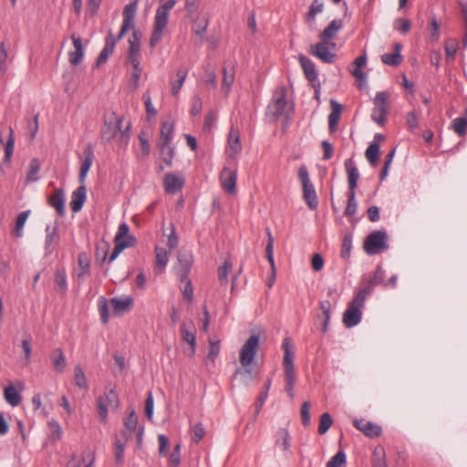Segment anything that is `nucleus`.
Instances as JSON below:
<instances>
[{
	"label": "nucleus",
	"mask_w": 467,
	"mask_h": 467,
	"mask_svg": "<svg viewBox=\"0 0 467 467\" xmlns=\"http://www.w3.org/2000/svg\"><path fill=\"white\" fill-rule=\"evenodd\" d=\"M389 95L386 91L378 92L374 98V109L371 118L379 126H383L386 122L389 109Z\"/></svg>",
	"instance_id": "423d86ee"
},
{
	"label": "nucleus",
	"mask_w": 467,
	"mask_h": 467,
	"mask_svg": "<svg viewBox=\"0 0 467 467\" xmlns=\"http://www.w3.org/2000/svg\"><path fill=\"white\" fill-rule=\"evenodd\" d=\"M385 271L381 265H377L373 277L368 281L367 286L360 289L359 292H364V296L369 295L374 287L378 285H385Z\"/></svg>",
	"instance_id": "4be33fe9"
},
{
	"label": "nucleus",
	"mask_w": 467,
	"mask_h": 467,
	"mask_svg": "<svg viewBox=\"0 0 467 467\" xmlns=\"http://www.w3.org/2000/svg\"><path fill=\"white\" fill-rule=\"evenodd\" d=\"M141 33L139 29L135 27L132 30L131 36L129 38V50L132 51H140V40H141Z\"/></svg>",
	"instance_id": "864d4df0"
},
{
	"label": "nucleus",
	"mask_w": 467,
	"mask_h": 467,
	"mask_svg": "<svg viewBox=\"0 0 467 467\" xmlns=\"http://www.w3.org/2000/svg\"><path fill=\"white\" fill-rule=\"evenodd\" d=\"M56 290L61 294L66 295L67 291V281L65 268H57L55 272Z\"/></svg>",
	"instance_id": "7c9ffc66"
},
{
	"label": "nucleus",
	"mask_w": 467,
	"mask_h": 467,
	"mask_svg": "<svg viewBox=\"0 0 467 467\" xmlns=\"http://www.w3.org/2000/svg\"><path fill=\"white\" fill-rule=\"evenodd\" d=\"M358 209V202L356 201V192H348V204L345 209L346 216H352L356 213Z\"/></svg>",
	"instance_id": "4d7b16f0"
},
{
	"label": "nucleus",
	"mask_w": 467,
	"mask_h": 467,
	"mask_svg": "<svg viewBox=\"0 0 467 467\" xmlns=\"http://www.w3.org/2000/svg\"><path fill=\"white\" fill-rule=\"evenodd\" d=\"M388 235L384 231H373L364 241V250L368 255H374L389 248Z\"/></svg>",
	"instance_id": "39448f33"
},
{
	"label": "nucleus",
	"mask_w": 467,
	"mask_h": 467,
	"mask_svg": "<svg viewBox=\"0 0 467 467\" xmlns=\"http://www.w3.org/2000/svg\"><path fill=\"white\" fill-rule=\"evenodd\" d=\"M178 259V276H183L185 279L190 275L192 266L193 264V255L191 252L181 250L177 254Z\"/></svg>",
	"instance_id": "9b49d317"
},
{
	"label": "nucleus",
	"mask_w": 467,
	"mask_h": 467,
	"mask_svg": "<svg viewBox=\"0 0 467 467\" xmlns=\"http://www.w3.org/2000/svg\"><path fill=\"white\" fill-rule=\"evenodd\" d=\"M123 123V117H116L115 113H112L111 120H105V123L101 130V138L107 142L111 141L120 130V125Z\"/></svg>",
	"instance_id": "6e6552de"
},
{
	"label": "nucleus",
	"mask_w": 467,
	"mask_h": 467,
	"mask_svg": "<svg viewBox=\"0 0 467 467\" xmlns=\"http://www.w3.org/2000/svg\"><path fill=\"white\" fill-rule=\"evenodd\" d=\"M140 0H133L125 5L123 9V23L119 33L117 36H114L111 30L109 32L106 37L107 41H114V47L116 44L124 36V35L130 29L133 30L135 27V17L137 14L138 5Z\"/></svg>",
	"instance_id": "f03ea898"
},
{
	"label": "nucleus",
	"mask_w": 467,
	"mask_h": 467,
	"mask_svg": "<svg viewBox=\"0 0 467 467\" xmlns=\"http://www.w3.org/2000/svg\"><path fill=\"white\" fill-rule=\"evenodd\" d=\"M333 423L332 418L328 412H325L320 416V421L318 426V433L320 435L325 434Z\"/></svg>",
	"instance_id": "680f3d73"
},
{
	"label": "nucleus",
	"mask_w": 467,
	"mask_h": 467,
	"mask_svg": "<svg viewBox=\"0 0 467 467\" xmlns=\"http://www.w3.org/2000/svg\"><path fill=\"white\" fill-rule=\"evenodd\" d=\"M393 27L402 34H407L411 27L410 21L405 18H398L394 21Z\"/></svg>",
	"instance_id": "774afa93"
},
{
	"label": "nucleus",
	"mask_w": 467,
	"mask_h": 467,
	"mask_svg": "<svg viewBox=\"0 0 467 467\" xmlns=\"http://www.w3.org/2000/svg\"><path fill=\"white\" fill-rule=\"evenodd\" d=\"M298 179L302 185L303 199L308 208L312 211L317 210L318 206V199L314 184L310 181L307 167L301 165L298 169Z\"/></svg>",
	"instance_id": "7ed1b4c3"
},
{
	"label": "nucleus",
	"mask_w": 467,
	"mask_h": 467,
	"mask_svg": "<svg viewBox=\"0 0 467 467\" xmlns=\"http://www.w3.org/2000/svg\"><path fill=\"white\" fill-rule=\"evenodd\" d=\"M174 125L171 121H165L161 124V138L159 141L171 142Z\"/></svg>",
	"instance_id": "3c124183"
},
{
	"label": "nucleus",
	"mask_w": 467,
	"mask_h": 467,
	"mask_svg": "<svg viewBox=\"0 0 467 467\" xmlns=\"http://www.w3.org/2000/svg\"><path fill=\"white\" fill-rule=\"evenodd\" d=\"M207 26H208V19L205 18V17H203L200 21L196 20L194 22V25L192 26V30L201 38L200 42H199V46H201L202 43L203 35L206 32Z\"/></svg>",
	"instance_id": "13d9d810"
},
{
	"label": "nucleus",
	"mask_w": 467,
	"mask_h": 467,
	"mask_svg": "<svg viewBox=\"0 0 467 467\" xmlns=\"http://www.w3.org/2000/svg\"><path fill=\"white\" fill-rule=\"evenodd\" d=\"M58 224H56L51 227L50 225H47L46 227V240H45V248L46 250L49 249L52 245L56 238H58Z\"/></svg>",
	"instance_id": "de8ad7c7"
},
{
	"label": "nucleus",
	"mask_w": 467,
	"mask_h": 467,
	"mask_svg": "<svg viewBox=\"0 0 467 467\" xmlns=\"http://www.w3.org/2000/svg\"><path fill=\"white\" fill-rule=\"evenodd\" d=\"M367 63V56L363 54L351 63L349 67V72L355 77L357 80L365 81L367 78V74L362 71V67H365Z\"/></svg>",
	"instance_id": "5701e85b"
},
{
	"label": "nucleus",
	"mask_w": 467,
	"mask_h": 467,
	"mask_svg": "<svg viewBox=\"0 0 467 467\" xmlns=\"http://www.w3.org/2000/svg\"><path fill=\"white\" fill-rule=\"evenodd\" d=\"M84 161H82L79 174H78V182L81 184L85 183L87 174L92 165L94 159V150L93 147L90 143H88L84 150Z\"/></svg>",
	"instance_id": "f3484780"
},
{
	"label": "nucleus",
	"mask_w": 467,
	"mask_h": 467,
	"mask_svg": "<svg viewBox=\"0 0 467 467\" xmlns=\"http://www.w3.org/2000/svg\"><path fill=\"white\" fill-rule=\"evenodd\" d=\"M87 199V188L84 184L78 186L71 194V201L69 202L70 208L73 213H78L83 208Z\"/></svg>",
	"instance_id": "a211bd4d"
},
{
	"label": "nucleus",
	"mask_w": 467,
	"mask_h": 467,
	"mask_svg": "<svg viewBox=\"0 0 467 467\" xmlns=\"http://www.w3.org/2000/svg\"><path fill=\"white\" fill-rule=\"evenodd\" d=\"M344 165L348 173V192H356L359 171L352 158L347 159Z\"/></svg>",
	"instance_id": "dca6fc26"
},
{
	"label": "nucleus",
	"mask_w": 467,
	"mask_h": 467,
	"mask_svg": "<svg viewBox=\"0 0 467 467\" xmlns=\"http://www.w3.org/2000/svg\"><path fill=\"white\" fill-rule=\"evenodd\" d=\"M366 297L364 292L358 291L353 299L348 303L342 319L347 327H353L360 322L362 317L361 308L364 306Z\"/></svg>",
	"instance_id": "f257e3e1"
},
{
	"label": "nucleus",
	"mask_w": 467,
	"mask_h": 467,
	"mask_svg": "<svg viewBox=\"0 0 467 467\" xmlns=\"http://www.w3.org/2000/svg\"><path fill=\"white\" fill-rule=\"evenodd\" d=\"M185 183V180L182 176L176 175L174 173H166L163 179V186L165 192L170 194H175L180 192Z\"/></svg>",
	"instance_id": "ddd939ff"
},
{
	"label": "nucleus",
	"mask_w": 467,
	"mask_h": 467,
	"mask_svg": "<svg viewBox=\"0 0 467 467\" xmlns=\"http://www.w3.org/2000/svg\"><path fill=\"white\" fill-rule=\"evenodd\" d=\"M159 148L161 160L171 167L174 156V147L171 145V142L159 141Z\"/></svg>",
	"instance_id": "2f4dec72"
},
{
	"label": "nucleus",
	"mask_w": 467,
	"mask_h": 467,
	"mask_svg": "<svg viewBox=\"0 0 467 467\" xmlns=\"http://www.w3.org/2000/svg\"><path fill=\"white\" fill-rule=\"evenodd\" d=\"M372 467H388L382 448H376L373 453Z\"/></svg>",
	"instance_id": "5fc2aeb1"
},
{
	"label": "nucleus",
	"mask_w": 467,
	"mask_h": 467,
	"mask_svg": "<svg viewBox=\"0 0 467 467\" xmlns=\"http://www.w3.org/2000/svg\"><path fill=\"white\" fill-rule=\"evenodd\" d=\"M156 266L161 270H163L168 263L169 253L168 251L160 246H156Z\"/></svg>",
	"instance_id": "09e8293b"
},
{
	"label": "nucleus",
	"mask_w": 467,
	"mask_h": 467,
	"mask_svg": "<svg viewBox=\"0 0 467 467\" xmlns=\"http://www.w3.org/2000/svg\"><path fill=\"white\" fill-rule=\"evenodd\" d=\"M351 247H352V235L350 234H346L342 240V245H341V253L340 256L343 259H348L351 253Z\"/></svg>",
	"instance_id": "6e6d98bb"
},
{
	"label": "nucleus",
	"mask_w": 467,
	"mask_h": 467,
	"mask_svg": "<svg viewBox=\"0 0 467 467\" xmlns=\"http://www.w3.org/2000/svg\"><path fill=\"white\" fill-rule=\"evenodd\" d=\"M14 147H15V138H14V130L10 129L8 139L5 144V157H4V162H9L13 152H14Z\"/></svg>",
	"instance_id": "603ef678"
},
{
	"label": "nucleus",
	"mask_w": 467,
	"mask_h": 467,
	"mask_svg": "<svg viewBox=\"0 0 467 467\" xmlns=\"http://www.w3.org/2000/svg\"><path fill=\"white\" fill-rule=\"evenodd\" d=\"M223 88H226V92L229 91L231 88L234 81V70L233 67H226L224 66L223 67Z\"/></svg>",
	"instance_id": "a18cd8bd"
},
{
	"label": "nucleus",
	"mask_w": 467,
	"mask_h": 467,
	"mask_svg": "<svg viewBox=\"0 0 467 467\" xmlns=\"http://www.w3.org/2000/svg\"><path fill=\"white\" fill-rule=\"evenodd\" d=\"M175 4V0H167L164 4L160 5L156 10L154 20L168 25L169 12L174 7Z\"/></svg>",
	"instance_id": "cd10ccee"
},
{
	"label": "nucleus",
	"mask_w": 467,
	"mask_h": 467,
	"mask_svg": "<svg viewBox=\"0 0 467 467\" xmlns=\"http://www.w3.org/2000/svg\"><path fill=\"white\" fill-rule=\"evenodd\" d=\"M48 426V439L51 442L56 443L60 441L62 438V428L60 424L55 420H51L47 422Z\"/></svg>",
	"instance_id": "4c0bfd02"
},
{
	"label": "nucleus",
	"mask_w": 467,
	"mask_h": 467,
	"mask_svg": "<svg viewBox=\"0 0 467 467\" xmlns=\"http://www.w3.org/2000/svg\"><path fill=\"white\" fill-rule=\"evenodd\" d=\"M380 147L378 142L370 143L367 148L365 156L370 165L376 166L378 164L379 156Z\"/></svg>",
	"instance_id": "ea45409f"
},
{
	"label": "nucleus",
	"mask_w": 467,
	"mask_h": 467,
	"mask_svg": "<svg viewBox=\"0 0 467 467\" xmlns=\"http://www.w3.org/2000/svg\"><path fill=\"white\" fill-rule=\"evenodd\" d=\"M129 440V435L126 431H121L120 437H115L114 442V457L117 465H121L124 462V448L125 444Z\"/></svg>",
	"instance_id": "412c9836"
},
{
	"label": "nucleus",
	"mask_w": 467,
	"mask_h": 467,
	"mask_svg": "<svg viewBox=\"0 0 467 467\" xmlns=\"http://www.w3.org/2000/svg\"><path fill=\"white\" fill-rule=\"evenodd\" d=\"M169 467H178L181 462V444L177 443L169 457Z\"/></svg>",
	"instance_id": "338daca9"
},
{
	"label": "nucleus",
	"mask_w": 467,
	"mask_h": 467,
	"mask_svg": "<svg viewBox=\"0 0 467 467\" xmlns=\"http://www.w3.org/2000/svg\"><path fill=\"white\" fill-rule=\"evenodd\" d=\"M29 213H30V211H25V212L20 213L17 215L16 220V226L13 230V234L16 237L19 238L23 235V228H24V225L28 218Z\"/></svg>",
	"instance_id": "c03bdc74"
},
{
	"label": "nucleus",
	"mask_w": 467,
	"mask_h": 467,
	"mask_svg": "<svg viewBox=\"0 0 467 467\" xmlns=\"http://www.w3.org/2000/svg\"><path fill=\"white\" fill-rule=\"evenodd\" d=\"M71 39L75 47V51L69 52L68 59L73 66H78L82 61L84 56L82 40L80 37L76 36L75 35H72Z\"/></svg>",
	"instance_id": "393cba45"
},
{
	"label": "nucleus",
	"mask_w": 467,
	"mask_h": 467,
	"mask_svg": "<svg viewBox=\"0 0 467 467\" xmlns=\"http://www.w3.org/2000/svg\"><path fill=\"white\" fill-rule=\"evenodd\" d=\"M343 28V21L341 19L332 20L327 27L319 34V40L333 41L337 33Z\"/></svg>",
	"instance_id": "aec40b11"
},
{
	"label": "nucleus",
	"mask_w": 467,
	"mask_h": 467,
	"mask_svg": "<svg viewBox=\"0 0 467 467\" xmlns=\"http://www.w3.org/2000/svg\"><path fill=\"white\" fill-rule=\"evenodd\" d=\"M346 454L343 451H338L327 463V467H345Z\"/></svg>",
	"instance_id": "e2e57ef3"
},
{
	"label": "nucleus",
	"mask_w": 467,
	"mask_h": 467,
	"mask_svg": "<svg viewBox=\"0 0 467 467\" xmlns=\"http://www.w3.org/2000/svg\"><path fill=\"white\" fill-rule=\"evenodd\" d=\"M331 112L328 116V128L330 132H334L337 129L338 121L340 119L342 106L335 99L330 100Z\"/></svg>",
	"instance_id": "b1692460"
},
{
	"label": "nucleus",
	"mask_w": 467,
	"mask_h": 467,
	"mask_svg": "<svg viewBox=\"0 0 467 467\" xmlns=\"http://www.w3.org/2000/svg\"><path fill=\"white\" fill-rule=\"evenodd\" d=\"M78 264L79 267V273L78 274V278L81 279L86 275L89 274L90 269V262L86 253H80L78 255Z\"/></svg>",
	"instance_id": "a19ab883"
},
{
	"label": "nucleus",
	"mask_w": 467,
	"mask_h": 467,
	"mask_svg": "<svg viewBox=\"0 0 467 467\" xmlns=\"http://www.w3.org/2000/svg\"><path fill=\"white\" fill-rule=\"evenodd\" d=\"M98 308L100 315V318L103 324H107L109 322V306L108 301L104 296H100L98 302Z\"/></svg>",
	"instance_id": "052dcab7"
},
{
	"label": "nucleus",
	"mask_w": 467,
	"mask_h": 467,
	"mask_svg": "<svg viewBox=\"0 0 467 467\" xmlns=\"http://www.w3.org/2000/svg\"><path fill=\"white\" fill-rule=\"evenodd\" d=\"M353 425L368 438H377L381 435L382 430L379 425L365 419H355Z\"/></svg>",
	"instance_id": "1a4fd4ad"
},
{
	"label": "nucleus",
	"mask_w": 467,
	"mask_h": 467,
	"mask_svg": "<svg viewBox=\"0 0 467 467\" xmlns=\"http://www.w3.org/2000/svg\"><path fill=\"white\" fill-rule=\"evenodd\" d=\"M114 244L113 251L109 257V263L113 262L124 249L134 246L136 244V238L129 237L126 242H118L114 243Z\"/></svg>",
	"instance_id": "473e14b6"
},
{
	"label": "nucleus",
	"mask_w": 467,
	"mask_h": 467,
	"mask_svg": "<svg viewBox=\"0 0 467 467\" xmlns=\"http://www.w3.org/2000/svg\"><path fill=\"white\" fill-rule=\"evenodd\" d=\"M129 225L126 223H120L118 228V232L114 237V243L126 242V240H128L129 237H133L132 235L129 234Z\"/></svg>",
	"instance_id": "0e129e2a"
},
{
	"label": "nucleus",
	"mask_w": 467,
	"mask_h": 467,
	"mask_svg": "<svg viewBox=\"0 0 467 467\" xmlns=\"http://www.w3.org/2000/svg\"><path fill=\"white\" fill-rule=\"evenodd\" d=\"M286 106V99H285V89L282 88L280 92H276L274 96V108L275 112L274 114L278 117L280 116Z\"/></svg>",
	"instance_id": "58836bf2"
},
{
	"label": "nucleus",
	"mask_w": 467,
	"mask_h": 467,
	"mask_svg": "<svg viewBox=\"0 0 467 467\" xmlns=\"http://www.w3.org/2000/svg\"><path fill=\"white\" fill-rule=\"evenodd\" d=\"M259 349V337L251 335L240 350V363L242 367L251 366Z\"/></svg>",
	"instance_id": "0eeeda50"
},
{
	"label": "nucleus",
	"mask_w": 467,
	"mask_h": 467,
	"mask_svg": "<svg viewBox=\"0 0 467 467\" xmlns=\"http://www.w3.org/2000/svg\"><path fill=\"white\" fill-rule=\"evenodd\" d=\"M298 61L303 69L306 78L315 86V83L318 82L317 72L316 69L315 63L305 55H299Z\"/></svg>",
	"instance_id": "4468645a"
},
{
	"label": "nucleus",
	"mask_w": 467,
	"mask_h": 467,
	"mask_svg": "<svg viewBox=\"0 0 467 467\" xmlns=\"http://www.w3.org/2000/svg\"><path fill=\"white\" fill-rule=\"evenodd\" d=\"M133 303V298L131 296H127L126 298H119L113 297L110 299V304L112 306L113 311L116 314H122L128 311Z\"/></svg>",
	"instance_id": "c85d7f7f"
},
{
	"label": "nucleus",
	"mask_w": 467,
	"mask_h": 467,
	"mask_svg": "<svg viewBox=\"0 0 467 467\" xmlns=\"http://www.w3.org/2000/svg\"><path fill=\"white\" fill-rule=\"evenodd\" d=\"M4 396L8 404L12 407H16L21 402V395L13 385L5 388Z\"/></svg>",
	"instance_id": "c9c22d12"
},
{
	"label": "nucleus",
	"mask_w": 467,
	"mask_h": 467,
	"mask_svg": "<svg viewBox=\"0 0 467 467\" xmlns=\"http://www.w3.org/2000/svg\"><path fill=\"white\" fill-rule=\"evenodd\" d=\"M228 144L234 155L241 152L242 144L240 141V132L234 126L231 127L229 131Z\"/></svg>",
	"instance_id": "c756f323"
},
{
	"label": "nucleus",
	"mask_w": 467,
	"mask_h": 467,
	"mask_svg": "<svg viewBox=\"0 0 467 467\" xmlns=\"http://www.w3.org/2000/svg\"><path fill=\"white\" fill-rule=\"evenodd\" d=\"M114 41H107L105 39V46L104 47L102 48V50L100 51L97 60H96V67H100L101 65H103L104 63L107 62V60L109 59V57L112 55L113 51H114Z\"/></svg>",
	"instance_id": "e433bc0d"
},
{
	"label": "nucleus",
	"mask_w": 467,
	"mask_h": 467,
	"mask_svg": "<svg viewBox=\"0 0 467 467\" xmlns=\"http://www.w3.org/2000/svg\"><path fill=\"white\" fill-rule=\"evenodd\" d=\"M50 359L53 363L54 369L57 373H63L67 367L66 357L61 348H57L51 351Z\"/></svg>",
	"instance_id": "a878e982"
},
{
	"label": "nucleus",
	"mask_w": 467,
	"mask_h": 467,
	"mask_svg": "<svg viewBox=\"0 0 467 467\" xmlns=\"http://www.w3.org/2000/svg\"><path fill=\"white\" fill-rule=\"evenodd\" d=\"M187 74H188V71L184 67H181L177 70L178 79L175 82H173L171 85V93L173 95H177L180 92V90L184 83V80L187 77Z\"/></svg>",
	"instance_id": "49530a36"
},
{
	"label": "nucleus",
	"mask_w": 467,
	"mask_h": 467,
	"mask_svg": "<svg viewBox=\"0 0 467 467\" xmlns=\"http://www.w3.org/2000/svg\"><path fill=\"white\" fill-rule=\"evenodd\" d=\"M393 53H385L381 56V61L383 64L391 67H398L403 61V57L401 55L402 45L400 42H396L393 44Z\"/></svg>",
	"instance_id": "6ab92c4d"
},
{
	"label": "nucleus",
	"mask_w": 467,
	"mask_h": 467,
	"mask_svg": "<svg viewBox=\"0 0 467 467\" xmlns=\"http://www.w3.org/2000/svg\"><path fill=\"white\" fill-rule=\"evenodd\" d=\"M267 235V244L265 247V254L266 258L271 265V271L274 273V275H276V269L274 260V237L272 236L271 231L269 228L266 229Z\"/></svg>",
	"instance_id": "f704fd0d"
},
{
	"label": "nucleus",
	"mask_w": 467,
	"mask_h": 467,
	"mask_svg": "<svg viewBox=\"0 0 467 467\" xmlns=\"http://www.w3.org/2000/svg\"><path fill=\"white\" fill-rule=\"evenodd\" d=\"M167 24L161 23L160 21L154 20L153 29L151 32V36L150 38V47H155L162 38V34L164 29L166 28Z\"/></svg>",
	"instance_id": "72a5a7b5"
},
{
	"label": "nucleus",
	"mask_w": 467,
	"mask_h": 467,
	"mask_svg": "<svg viewBox=\"0 0 467 467\" xmlns=\"http://www.w3.org/2000/svg\"><path fill=\"white\" fill-rule=\"evenodd\" d=\"M451 126L453 130L459 136H464L467 131V118H456L452 120Z\"/></svg>",
	"instance_id": "bf43d9fd"
},
{
	"label": "nucleus",
	"mask_w": 467,
	"mask_h": 467,
	"mask_svg": "<svg viewBox=\"0 0 467 467\" xmlns=\"http://www.w3.org/2000/svg\"><path fill=\"white\" fill-rule=\"evenodd\" d=\"M336 47L337 45L333 41L319 40L318 43L309 47L308 52L323 63L332 64L337 57Z\"/></svg>",
	"instance_id": "20e7f679"
},
{
	"label": "nucleus",
	"mask_w": 467,
	"mask_h": 467,
	"mask_svg": "<svg viewBox=\"0 0 467 467\" xmlns=\"http://www.w3.org/2000/svg\"><path fill=\"white\" fill-rule=\"evenodd\" d=\"M137 425L138 416L135 410H131L128 417L124 420L125 430L123 431H126L127 435H129V438L130 437L131 432L136 431Z\"/></svg>",
	"instance_id": "37998d69"
},
{
	"label": "nucleus",
	"mask_w": 467,
	"mask_h": 467,
	"mask_svg": "<svg viewBox=\"0 0 467 467\" xmlns=\"http://www.w3.org/2000/svg\"><path fill=\"white\" fill-rule=\"evenodd\" d=\"M181 282V291L185 299L189 302H192L193 299V287L192 285V281L189 278V275L184 279L183 276H179Z\"/></svg>",
	"instance_id": "79ce46f5"
},
{
	"label": "nucleus",
	"mask_w": 467,
	"mask_h": 467,
	"mask_svg": "<svg viewBox=\"0 0 467 467\" xmlns=\"http://www.w3.org/2000/svg\"><path fill=\"white\" fill-rule=\"evenodd\" d=\"M282 348L285 352L283 359L285 376H295L294 351L288 337L283 340Z\"/></svg>",
	"instance_id": "9d476101"
},
{
	"label": "nucleus",
	"mask_w": 467,
	"mask_h": 467,
	"mask_svg": "<svg viewBox=\"0 0 467 467\" xmlns=\"http://www.w3.org/2000/svg\"><path fill=\"white\" fill-rule=\"evenodd\" d=\"M47 203L60 217L65 216V194L62 189H55L54 192L47 197Z\"/></svg>",
	"instance_id": "2eb2a0df"
},
{
	"label": "nucleus",
	"mask_w": 467,
	"mask_h": 467,
	"mask_svg": "<svg viewBox=\"0 0 467 467\" xmlns=\"http://www.w3.org/2000/svg\"><path fill=\"white\" fill-rule=\"evenodd\" d=\"M74 381L75 384L80 389H88V380L85 373L79 365L74 368Z\"/></svg>",
	"instance_id": "8fccbe9b"
},
{
	"label": "nucleus",
	"mask_w": 467,
	"mask_h": 467,
	"mask_svg": "<svg viewBox=\"0 0 467 467\" xmlns=\"http://www.w3.org/2000/svg\"><path fill=\"white\" fill-rule=\"evenodd\" d=\"M221 185L228 194H234L236 192V171L224 167L220 175Z\"/></svg>",
	"instance_id": "f8f14e48"
},
{
	"label": "nucleus",
	"mask_w": 467,
	"mask_h": 467,
	"mask_svg": "<svg viewBox=\"0 0 467 467\" xmlns=\"http://www.w3.org/2000/svg\"><path fill=\"white\" fill-rule=\"evenodd\" d=\"M181 335L183 341L190 345V357H193L196 351V337L194 330H190L186 323L181 325Z\"/></svg>",
	"instance_id": "bb28decb"
},
{
	"label": "nucleus",
	"mask_w": 467,
	"mask_h": 467,
	"mask_svg": "<svg viewBox=\"0 0 467 467\" xmlns=\"http://www.w3.org/2000/svg\"><path fill=\"white\" fill-rule=\"evenodd\" d=\"M40 170V164L38 160L33 159L29 163L28 172H27V181L36 182L37 181V173Z\"/></svg>",
	"instance_id": "69168bd1"
}]
</instances>
